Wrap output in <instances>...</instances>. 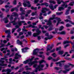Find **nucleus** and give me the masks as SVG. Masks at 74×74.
I'll return each mask as SVG.
<instances>
[{
    "mask_svg": "<svg viewBox=\"0 0 74 74\" xmlns=\"http://www.w3.org/2000/svg\"><path fill=\"white\" fill-rule=\"evenodd\" d=\"M34 58V57H33L31 59H29L27 60L24 61L23 62L24 64H26L29 63V64L30 65V66H32L34 64H35V63H38V61H35L32 62V61L33 60V59Z\"/></svg>",
    "mask_w": 74,
    "mask_h": 74,
    "instance_id": "f257e3e1",
    "label": "nucleus"
},
{
    "mask_svg": "<svg viewBox=\"0 0 74 74\" xmlns=\"http://www.w3.org/2000/svg\"><path fill=\"white\" fill-rule=\"evenodd\" d=\"M57 1L58 4H60L62 2L63 3V4L61 5V7L59 8L58 11L63 10L64 9V8H66L67 7V5H65V3L63 1H62V0H57Z\"/></svg>",
    "mask_w": 74,
    "mask_h": 74,
    "instance_id": "f03ea898",
    "label": "nucleus"
},
{
    "mask_svg": "<svg viewBox=\"0 0 74 74\" xmlns=\"http://www.w3.org/2000/svg\"><path fill=\"white\" fill-rule=\"evenodd\" d=\"M53 18H50L49 19V21H48V20L47 19H45L44 20V21L45 22H47V25H49V26H53V25H52V22L51 21V20H53L54 19H55V15H53L52 16Z\"/></svg>",
    "mask_w": 74,
    "mask_h": 74,
    "instance_id": "7ed1b4c3",
    "label": "nucleus"
},
{
    "mask_svg": "<svg viewBox=\"0 0 74 74\" xmlns=\"http://www.w3.org/2000/svg\"><path fill=\"white\" fill-rule=\"evenodd\" d=\"M17 19V18H14V20L13 21H10L9 23V24H7L6 25V27H11V23H13V25H16V24H17V23L16 22H15V21H16V20Z\"/></svg>",
    "mask_w": 74,
    "mask_h": 74,
    "instance_id": "20e7f679",
    "label": "nucleus"
},
{
    "mask_svg": "<svg viewBox=\"0 0 74 74\" xmlns=\"http://www.w3.org/2000/svg\"><path fill=\"white\" fill-rule=\"evenodd\" d=\"M45 66V65L43 64H40L38 66V67L36 68L35 72H37L38 71H41V70H42V68Z\"/></svg>",
    "mask_w": 74,
    "mask_h": 74,
    "instance_id": "39448f33",
    "label": "nucleus"
},
{
    "mask_svg": "<svg viewBox=\"0 0 74 74\" xmlns=\"http://www.w3.org/2000/svg\"><path fill=\"white\" fill-rule=\"evenodd\" d=\"M38 51H39V49H34V52L33 53V54L34 55H36L37 56H38L40 58H42V55H38L37 54V53H38Z\"/></svg>",
    "mask_w": 74,
    "mask_h": 74,
    "instance_id": "423d86ee",
    "label": "nucleus"
},
{
    "mask_svg": "<svg viewBox=\"0 0 74 74\" xmlns=\"http://www.w3.org/2000/svg\"><path fill=\"white\" fill-rule=\"evenodd\" d=\"M23 5L24 7H26V6H27L28 7H31V5L30 4V2L27 1H24Z\"/></svg>",
    "mask_w": 74,
    "mask_h": 74,
    "instance_id": "0eeeda50",
    "label": "nucleus"
},
{
    "mask_svg": "<svg viewBox=\"0 0 74 74\" xmlns=\"http://www.w3.org/2000/svg\"><path fill=\"white\" fill-rule=\"evenodd\" d=\"M56 20H57L58 21V23H57L56 26H58V25H59V23H61V24H64V22L62 21L60 23V22L61 21V19H60V18L56 17L55 18Z\"/></svg>",
    "mask_w": 74,
    "mask_h": 74,
    "instance_id": "6e6552de",
    "label": "nucleus"
},
{
    "mask_svg": "<svg viewBox=\"0 0 74 74\" xmlns=\"http://www.w3.org/2000/svg\"><path fill=\"white\" fill-rule=\"evenodd\" d=\"M21 58V56L19 54V53H16L15 57H14V59L13 60V61H15V59H18V57Z\"/></svg>",
    "mask_w": 74,
    "mask_h": 74,
    "instance_id": "1a4fd4ad",
    "label": "nucleus"
},
{
    "mask_svg": "<svg viewBox=\"0 0 74 74\" xmlns=\"http://www.w3.org/2000/svg\"><path fill=\"white\" fill-rule=\"evenodd\" d=\"M70 66H71V67L72 68L74 67V65L70 63H69L68 65H66L65 66L64 68V69H66V68H69V67H70Z\"/></svg>",
    "mask_w": 74,
    "mask_h": 74,
    "instance_id": "9d476101",
    "label": "nucleus"
},
{
    "mask_svg": "<svg viewBox=\"0 0 74 74\" xmlns=\"http://www.w3.org/2000/svg\"><path fill=\"white\" fill-rule=\"evenodd\" d=\"M65 61H61L60 62H56L55 63V64H59V66H60V67H61L62 66V64H63L62 63H64V62H65Z\"/></svg>",
    "mask_w": 74,
    "mask_h": 74,
    "instance_id": "9b49d317",
    "label": "nucleus"
},
{
    "mask_svg": "<svg viewBox=\"0 0 74 74\" xmlns=\"http://www.w3.org/2000/svg\"><path fill=\"white\" fill-rule=\"evenodd\" d=\"M0 66H7V64H4V61H3L0 60Z\"/></svg>",
    "mask_w": 74,
    "mask_h": 74,
    "instance_id": "f8f14e48",
    "label": "nucleus"
},
{
    "mask_svg": "<svg viewBox=\"0 0 74 74\" xmlns=\"http://www.w3.org/2000/svg\"><path fill=\"white\" fill-rule=\"evenodd\" d=\"M53 37V36H52V35H50L49 36V37H48L47 38L45 37V41H47L48 40H50V39H51Z\"/></svg>",
    "mask_w": 74,
    "mask_h": 74,
    "instance_id": "ddd939ff",
    "label": "nucleus"
},
{
    "mask_svg": "<svg viewBox=\"0 0 74 74\" xmlns=\"http://www.w3.org/2000/svg\"><path fill=\"white\" fill-rule=\"evenodd\" d=\"M3 20L4 21L5 23H7L9 22L8 20V17H6L3 18Z\"/></svg>",
    "mask_w": 74,
    "mask_h": 74,
    "instance_id": "4468645a",
    "label": "nucleus"
},
{
    "mask_svg": "<svg viewBox=\"0 0 74 74\" xmlns=\"http://www.w3.org/2000/svg\"><path fill=\"white\" fill-rule=\"evenodd\" d=\"M64 44H69V43H71V44L72 45H73V43L71 42V41H64L63 42Z\"/></svg>",
    "mask_w": 74,
    "mask_h": 74,
    "instance_id": "2eb2a0df",
    "label": "nucleus"
},
{
    "mask_svg": "<svg viewBox=\"0 0 74 74\" xmlns=\"http://www.w3.org/2000/svg\"><path fill=\"white\" fill-rule=\"evenodd\" d=\"M45 10H47V8H42V10L41 11L42 12V13H45L46 12V11Z\"/></svg>",
    "mask_w": 74,
    "mask_h": 74,
    "instance_id": "dca6fc26",
    "label": "nucleus"
},
{
    "mask_svg": "<svg viewBox=\"0 0 74 74\" xmlns=\"http://www.w3.org/2000/svg\"><path fill=\"white\" fill-rule=\"evenodd\" d=\"M22 23H25V21H19L18 23L19 26H21L22 25Z\"/></svg>",
    "mask_w": 74,
    "mask_h": 74,
    "instance_id": "f3484780",
    "label": "nucleus"
},
{
    "mask_svg": "<svg viewBox=\"0 0 74 74\" xmlns=\"http://www.w3.org/2000/svg\"><path fill=\"white\" fill-rule=\"evenodd\" d=\"M22 41H20L19 40H17V44H19V45H22L23 44V43H22Z\"/></svg>",
    "mask_w": 74,
    "mask_h": 74,
    "instance_id": "a211bd4d",
    "label": "nucleus"
},
{
    "mask_svg": "<svg viewBox=\"0 0 74 74\" xmlns=\"http://www.w3.org/2000/svg\"><path fill=\"white\" fill-rule=\"evenodd\" d=\"M11 32V29H8V30H6L5 31V33L6 34H11V33L10 32Z\"/></svg>",
    "mask_w": 74,
    "mask_h": 74,
    "instance_id": "6ab92c4d",
    "label": "nucleus"
},
{
    "mask_svg": "<svg viewBox=\"0 0 74 74\" xmlns=\"http://www.w3.org/2000/svg\"><path fill=\"white\" fill-rule=\"evenodd\" d=\"M38 62L39 64H41V63H42L43 62H44V63H46V61L44 60H41L39 61Z\"/></svg>",
    "mask_w": 74,
    "mask_h": 74,
    "instance_id": "aec40b11",
    "label": "nucleus"
},
{
    "mask_svg": "<svg viewBox=\"0 0 74 74\" xmlns=\"http://www.w3.org/2000/svg\"><path fill=\"white\" fill-rule=\"evenodd\" d=\"M12 16H18V14L16 13L13 12L12 13Z\"/></svg>",
    "mask_w": 74,
    "mask_h": 74,
    "instance_id": "412c9836",
    "label": "nucleus"
},
{
    "mask_svg": "<svg viewBox=\"0 0 74 74\" xmlns=\"http://www.w3.org/2000/svg\"><path fill=\"white\" fill-rule=\"evenodd\" d=\"M54 46V45L53 44L50 47V48H47V51H50V50H51L53 48V47Z\"/></svg>",
    "mask_w": 74,
    "mask_h": 74,
    "instance_id": "4be33fe9",
    "label": "nucleus"
},
{
    "mask_svg": "<svg viewBox=\"0 0 74 74\" xmlns=\"http://www.w3.org/2000/svg\"><path fill=\"white\" fill-rule=\"evenodd\" d=\"M6 71L8 72L6 73L7 74H10V73L11 71V70L10 69H7Z\"/></svg>",
    "mask_w": 74,
    "mask_h": 74,
    "instance_id": "5701e85b",
    "label": "nucleus"
},
{
    "mask_svg": "<svg viewBox=\"0 0 74 74\" xmlns=\"http://www.w3.org/2000/svg\"><path fill=\"white\" fill-rule=\"evenodd\" d=\"M49 8H50V9H51L52 10H54V8H53V5L52 4H50L49 6Z\"/></svg>",
    "mask_w": 74,
    "mask_h": 74,
    "instance_id": "b1692460",
    "label": "nucleus"
},
{
    "mask_svg": "<svg viewBox=\"0 0 74 74\" xmlns=\"http://www.w3.org/2000/svg\"><path fill=\"white\" fill-rule=\"evenodd\" d=\"M29 26L30 27H32V28H37V27L36 26H35L34 25H32V24H30L29 25Z\"/></svg>",
    "mask_w": 74,
    "mask_h": 74,
    "instance_id": "393cba45",
    "label": "nucleus"
},
{
    "mask_svg": "<svg viewBox=\"0 0 74 74\" xmlns=\"http://www.w3.org/2000/svg\"><path fill=\"white\" fill-rule=\"evenodd\" d=\"M39 34H38V33H34L33 34V37H37V36L38 35H39Z\"/></svg>",
    "mask_w": 74,
    "mask_h": 74,
    "instance_id": "a878e982",
    "label": "nucleus"
},
{
    "mask_svg": "<svg viewBox=\"0 0 74 74\" xmlns=\"http://www.w3.org/2000/svg\"><path fill=\"white\" fill-rule=\"evenodd\" d=\"M59 60V58H57L56 59L53 58L52 59V60H53V62H57V61H58Z\"/></svg>",
    "mask_w": 74,
    "mask_h": 74,
    "instance_id": "bb28decb",
    "label": "nucleus"
},
{
    "mask_svg": "<svg viewBox=\"0 0 74 74\" xmlns=\"http://www.w3.org/2000/svg\"><path fill=\"white\" fill-rule=\"evenodd\" d=\"M26 49H27V48H26L24 49L23 48L22 49V52H25L26 51Z\"/></svg>",
    "mask_w": 74,
    "mask_h": 74,
    "instance_id": "cd10ccee",
    "label": "nucleus"
},
{
    "mask_svg": "<svg viewBox=\"0 0 74 74\" xmlns=\"http://www.w3.org/2000/svg\"><path fill=\"white\" fill-rule=\"evenodd\" d=\"M36 31L37 32H38L37 33H38V34H39L41 33V31H40L38 28H37L36 29Z\"/></svg>",
    "mask_w": 74,
    "mask_h": 74,
    "instance_id": "c85d7f7f",
    "label": "nucleus"
},
{
    "mask_svg": "<svg viewBox=\"0 0 74 74\" xmlns=\"http://www.w3.org/2000/svg\"><path fill=\"white\" fill-rule=\"evenodd\" d=\"M58 34L63 35L66 34V32L65 31H62L61 32H58Z\"/></svg>",
    "mask_w": 74,
    "mask_h": 74,
    "instance_id": "c756f323",
    "label": "nucleus"
},
{
    "mask_svg": "<svg viewBox=\"0 0 74 74\" xmlns=\"http://www.w3.org/2000/svg\"><path fill=\"white\" fill-rule=\"evenodd\" d=\"M62 14H63V12H57L56 13V15H60Z\"/></svg>",
    "mask_w": 74,
    "mask_h": 74,
    "instance_id": "7c9ffc66",
    "label": "nucleus"
},
{
    "mask_svg": "<svg viewBox=\"0 0 74 74\" xmlns=\"http://www.w3.org/2000/svg\"><path fill=\"white\" fill-rule=\"evenodd\" d=\"M25 68H26V70H32V68H28V66H25Z\"/></svg>",
    "mask_w": 74,
    "mask_h": 74,
    "instance_id": "2f4dec72",
    "label": "nucleus"
},
{
    "mask_svg": "<svg viewBox=\"0 0 74 74\" xmlns=\"http://www.w3.org/2000/svg\"><path fill=\"white\" fill-rule=\"evenodd\" d=\"M12 58H10L9 59V61L10 62H9V64H14L12 61Z\"/></svg>",
    "mask_w": 74,
    "mask_h": 74,
    "instance_id": "473e14b6",
    "label": "nucleus"
},
{
    "mask_svg": "<svg viewBox=\"0 0 74 74\" xmlns=\"http://www.w3.org/2000/svg\"><path fill=\"white\" fill-rule=\"evenodd\" d=\"M74 4V1L71 2L69 4V5H70L71 6H73Z\"/></svg>",
    "mask_w": 74,
    "mask_h": 74,
    "instance_id": "72a5a7b5",
    "label": "nucleus"
},
{
    "mask_svg": "<svg viewBox=\"0 0 74 74\" xmlns=\"http://www.w3.org/2000/svg\"><path fill=\"white\" fill-rule=\"evenodd\" d=\"M58 53L60 55H62L64 53V52H63V51H60Z\"/></svg>",
    "mask_w": 74,
    "mask_h": 74,
    "instance_id": "f704fd0d",
    "label": "nucleus"
},
{
    "mask_svg": "<svg viewBox=\"0 0 74 74\" xmlns=\"http://www.w3.org/2000/svg\"><path fill=\"white\" fill-rule=\"evenodd\" d=\"M49 3H52L53 4H55V2L54 1H49Z\"/></svg>",
    "mask_w": 74,
    "mask_h": 74,
    "instance_id": "c9c22d12",
    "label": "nucleus"
},
{
    "mask_svg": "<svg viewBox=\"0 0 74 74\" xmlns=\"http://www.w3.org/2000/svg\"><path fill=\"white\" fill-rule=\"evenodd\" d=\"M55 69L56 70H61V69H62L61 68L58 67H55Z\"/></svg>",
    "mask_w": 74,
    "mask_h": 74,
    "instance_id": "e433bc0d",
    "label": "nucleus"
},
{
    "mask_svg": "<svg viewBox=\"0 0 74 74\" xmlns=\"http://www.w3.org/2000/svg\"><path fill=\"white\" fill-rule=\"evenodd\" d=\"M64 28V27L63 26H61L60 27V29H59V31H61Z\"/></svg>",
    "mask_w": 74,
    "mask_h": 74,
    "instance_id": "4c0bfd02",
    "label": "nucleus"
},
{
    "mask_svg": "<svg viewBox=\"0 0 74 74\" xmlns=\"http://www.w3.org/2000/svg\"><path fill=\"white\" fill-rule=\"evenodd\" d=\"M38 65H37V64H34L33 66V67H34V68H36H36H37V67H38Z\"/></svg>",
    "mask_w": 74,
    "mask_h": 74,
    "instance_id": "58836bf2",
    "label": "nucleus"
},
{
    "mask_svg": "<svg viewBox=\"0 0 74 74\" xmlns=\"http://www.w3.org/2000/svg\"><path fill=\"white\" fill-rule=\"evenodd\" d=\"M37 13V12H36L35 13L34 12H32L31 14V15L32 16H34L35 15V14Z\"/></svg>",
    "mask_w": 74,
    "mask_h": 74,
    "instance_id": "ea45409f",
    "label": "nucleus"
},
{
    "mask_svg": "<svg viewBox=\"0 0 74 74\" xmlns=\"http://www.w3.org/2000/svg\"><path fill=\"white\" fill-rule=\"evenodd\" d=\"M52 56L53 57V58H56L57 56L55 53H53V54H52Z\"/></svg>",
    "mask_w": 74,
    "mask_h": 74,
    "instance_id": "a19ab883",
    "label": "nucleus"
},
{
    "mask_svg": "<svg viewBox=\"0 0 74 74\" xmlns=\"http://www.w3.org/2000/svg\"><path fill=\"white\" fill-rule=\"evenodd\" d=\"M64 59H66V60H71V59L69 58L65 57L64 58Z\"/></svg>",
    "mask_w": 74,
    "mask_h": 74,
    "instance_id": "79ce46f5",
    "label": "nucleus"
},
{
    "mask_svg": "<svg viewBox=\"0 0 74 74\" xmlns=\"http://www.w3.org/2000/svg\"><path fill=\"white\" fill-rule=\"evenodd\" d=\"M37 7L34 8V7L33 6L31 7V9H32V10H37Z\"/></svg>",
    "mask_w": 74,
    "mask_h": 74,
    "instance_id": "37998d69",
    "label": "nucleus"
},
{
    "mask_svg": "<svg viewBox=\"0 0 74 74\" xmlns=\"http://www.w3.org/2000/svg\"><path fill=\"white\" fill-rule=\"evenodd\" d=\"M23 35V32H19V36H21V35Z\"/></svg>",
    "mask_w": 74,
    "mask_h": 74,
    "instance_id": "c03bdc74",
    "label": "nucleus"
},
{
    "mask_svg": "<svg viewBox=\"0 0 74 74\" xmlns=\"http://www.w3.org/2000/svg\"><path fill=\"white\" fill-rule=\"evenodd\" d=\"M66 26L67 27H70L71 26V25H70L69 24H67L66 25Z\"/></svg>",
    "mask_w": 74,
    "mask_h": 74,
    "instance_id": "a18cd8bd",
    "label": "nucleus"
},
{
    "mask_svg": "<svg viewBox=\"0 0 74 74\" xmlns=\"http://www.w3.org/2000/svg\"><path fill=\"white\" fill-rule=\"evenodd\" d=\"M24 69L23 68L22 69H21L18 71V72L19 73H21V72H22V71Z\"/></svg>",
    "mask_w": 74,
    "mask_h": 74,
    "instance_id": "49530a36",
    "label": "nucleus"
},
{
    "mask_svg": "<svg viewBox=\"0 0 74 74\" xmlns=\"http://www.w3.org/2000/svg\"><path fill=\"white\" fill-rule=\"evenodd\" d=\"M38 22V21H37L35 23H32V25H36V24Z\"/></svg>",
    "mask_w": 74,
    "mask_h": 74,
    "instance_id": "de8ad7c7",
    "label": "nucleus"
},
{
    "mask_svg": "<svg viewBox=\"0 0 74 74\" xmlns=\"http://www.w3.org/2000/svg\"><path fill=\"white\" fill-rule=\"evenodd\" d=\"M36 19V18H35V17H31L30 20L31 21H33V19Z\"/></svg>",
    "mask_w": 74,
    "mask_h": 74,
    "instance_id": "09e8293b",
    "label": "nucleus"
},
{
    "mask_svg": "<svg viewBox=\"0 0 74 74\" xmlns=\"http://www.w3.org/2000/svg\"><path fill=\"white\" fill-rule=\"evenodd\" d=\"M61 49V47H57L56 48V51H59V50H60Z\"/></svg>",
    "mask_w": 74,
    "mask_h": 74,
    "instance_id": "8fccbe9b",
    "label": "nucleus"
},
{
    "mask_svg": "<svg viewBox=\"0 0 74 74\" xmlns=\"http://www.w3.org/2000/svg\"><path fill=\"white\" fill-rule=\"evenodd\" d=\"M31 11H32L31 10H28L27 11V13L28 14H30Z\"/></svg>",
    "mask_w": 74,
    "mask_h": 74,
    "instance_id": "3c124183",
    "label": "nucleus"
},
{
    "mask_svg": "<svg viewBox=\"0 0 74 74\" xmlns=\"http://www.w3.org/2000/svg\"><path fill=\"white\" fill-rule=\"evenodd\" d=\"M69 14V10H66V12L65 13V15H68Z\"/></svg>",
    "mask_w": 74,
    "mask_h": 74,
    "instance_id": "603ef678",
    "label": "nucleus"
},
{
    "mask_svg": "<svg viewBox=\"0 0 74 74\" xmlns=\"http://www.w3.org/2000/svg\"><path fill=\"white\" fill-rule=\"evenodd\" d=\"M3 1H2V0H0V5H1L2 4H3Z\"/></svg>",
    "mask_w": 74,
    "mask_h": 74,
    "instance_id": "864d4df0",
    "label": "nucleus"
},
{
    "mask_svg": "<svg viewBox=\"0 0 74 74\" xmlns=\"http://www.w3.org/2000/svg\"><path fill=\"white\" fill-rule=\"evenodd\" d=\"M16 30V29L15 28H14L12 29V33H13L14 32H15V30Z\"/></svg>",
    "mask_w": 74,
    "mask_h": 74,
    "instance_id": "5fc2aeb1",
    "label": "nucleus"
},
{
    "mask_svg": "<svg viewBox=\"0 0 74 74\" xmlns=\"http://www.w3.org/2000/svg\"><path fill=\"white\" fill-rule=\"evenodd\" d=\"M34 2L35 3H36H36H37L38 2V1H39V0H34Z\"/></svg>",
    "mask_w": 74,
    "mask_h": 74,
    "instance_id": "6e6d98bb",
    "label": "nucleus"
},
{
    "mask_svg": "<svg viewBox=\"0 0 74 74\" xmlns=\"http://www.w3.org/2000/svg\"><path fill=\"white\" fill-rule=\"evenodd\" d=\"M7 38H11V36L10 35H8L6 37Z\"/></svg>",
    "mask_w": 74,
    "mask_h": 74,
    "instance_id": "4d7b16f0",
    "label": "nucleus"
},
{
    "mask_svg": "<svg viewBox=\"0 0 74 74\" xmlns=\"http://www.w3.org/2000/svg\"><path fill=\"white\" fill-rule=\"evenodd\" d=\"M25 38V36L24 35H22L20 37V39H21V40L23 39V38Z\"/></svg>",
    "mask_w": 74,
    "mask_h": 74,
    "instance_id": "13d9d810",
    "label": "nucleus"
},
{
    "mask_svg": "<svg viewBox=\"0 0 74 74\" xmlns=\"http://www.w3.org/2000/svg\"><path fill=\"white\" fill-rule=\"evenodd\" d=\"M45 5L46 7H48L49 5L47 3H45Z\"/></svg>",
    "mask_w": 74,
    "mask_h": 74,
    "instance_id": "bf43d9fd",
    "label": "nucleus"
},
{
    "mask_svg": "<svg viewBox=\"0 0 74 74\" xmlns=\"http://www.w3.org/2000/svg\"><path fill=\"white\" fill-rule=\"evenodd\" d=\"M52 57H49V58H48V60H51V59H52Z\"/></svg>",
    "mask_w": 74,
    "mask_h": 74,
    "instance_id": "052dcab7",
    "label": "nucleus"
},
{
    "mask_svg": "<svg viewBox=\"0 0 74 74\" xmlns=\"http://www.w3.org/2000/svg\"><path fill=\"white\" fill-rule=\"evenodd\" d=\"M66 18L69 19H71V18L70 17V16H68L66 17Z\"/></svg>",
    "mask_w": 74,
    "mask_h": 74,
    "instance_id": "680f3d73",
    "label": "nucleus"
},
{
    "mask_svg": "<svg viewBox=\"0 0 74 74\" xmlns=\"http://www.w3.org/2000/svg\"><path fill=\"white\" fill-rule=\"evenodd\" d=\"M13 4L14 5H16V0H14V1L13 2Z\"/></svg>",
    "mask_w": 74,
    "mask_h": 74,
    "instance_id": "e2e57ef3",
    "label": "nucleus"
},
{
    "mask_svg": "<svg viewBox=\"0 0 74 74\" xmlns=\"http://www.w3.org/2000/svg\"><path fill=\"white\" fill-rule=\"evenodd\" d=\"M27 33L28 35H29V36H31L32 35V32H28Z\"/></svg>",
    "mask_w": 74,
    "mask_h": 74,
    "instance_id": "0e129e2a",
    "label": "nucleus"
},
{
    "mask_svg": "<svg viewBox=\"0 0 74 74\" xmlns=\"http://www.w3.org/2000/svg\"><path fill=\"white\" fill-rule=\"evenodd\" d=\"M23 31L25 32H24L25 34L27 33V30H26V29H23Z\"/></svg>",
    "mask_w": 74,
    "mask_h": 74,
    "instance_id": "69168bd1",
    "label": "nucleus"
},
{
    "mask_svg": "<svg viewBox=\"0 0 74 74\" xmlns=\"http://www.w3.org/2000/svg\"><path fill=\"white\" fill-rule=\"evenodd\" d=\"M12 16H11L10 18H9V19L10 20V21H12L13 20V17H12Z\"/></svg>",
    "mask_w": 74,
    "mask_h": 74,
    "instance_id": "338daca9",
    "label": "nucleus"
},
{
    "mask_svg": "<svg viewBox=\"0 0 74 74\" xmlns=\"http://www.w3.org/2000/svg\"><path fill=\"white\" fill-rule=\"evenodd\" d=\"M25 18V17L24 16H21V18L22 19V20H23V19H24V18Z\"/></svg>",
    "mask_w": 74,
    "mask_h": 74,
    "instance_id": "774afa93",
    "label": "nucleus"
}]
</instances>
